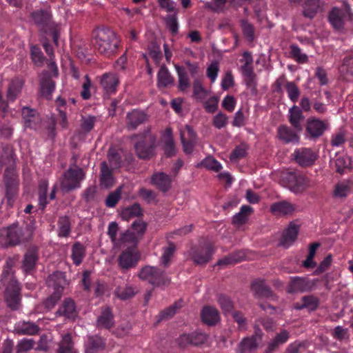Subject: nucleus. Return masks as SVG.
<instances>
[{
    "instance_id": "nucleus-54",
    "label": "nucleus",
    "mask_w": 353,
    "mask_h": 353,
    "mask_svg": "<svg viewBox=\"0 0 353 353\" xmlns=\"http://www.w3.org/2000/svg\"><path fill=\"white\" fill-rule=\"evenodd\" d=\"M301 302H303V306L310 311L317 309L319 305V298L313 295L304 296L301 298Z\"/></svg>"
},
{
    "instance_id": "nucleus-45",
    "label": "nucleus",
    "mask_w": 353,
    "mask_h": 353,
    "mask_svg": "<svg viewBox=\"0 0 353 353\" xmlns=\"http://www.w3.org/2000/svg\"><path fill=\"white\" fill-rule=\"evenodd\" d=\"M58 225L59 236L62 237L68 236L71 231V223L69 216H59L58 220Z\"/></svg>"
},
{
    "instance_id": "nucleus-30",
    "label": "nucleus",
    "mask_w": 353,
    "mask_h": 353,
    "mask_svg": "<svg viewBox=\"0 0 353 353\" xmlns=\"http://www.w3.org/2000/svg\"><path fill=\"white\" fill-rule=\"evenodd\" d=\"M295 205L287 201H281L272 204L271 212L276 215H289L295 211Z\"/></svg>"
},
{
    "instance_id": "nucleus-8",
    "label": "nucleus",
    "mask_w": 353,
    "mask_h": 353,
    "mask_svg": "<svg viewBox=\"0 0 353 353\" xmlns=\"http://www.w3.org/2000/svg\"><path fill=\"white\" fill-rule=\"evenodd\" d=\"M283 185L294 194H301L310 187V180L303 174L289 172L282 177Z\"/></svg>"
},
{
    "instance_id": "nucleus-31",
    "label": "nucleus",
    "mask_w": 353,
    "mask_h": 353,
    "mask_svg": "<svg viewBox=\"0 0 353 353\" xmlns=\"http://www.w3.org/2000/svg\"><path fill=\"white\" fill-rule=\"evenodd\" d=\"M114 184V179L112 170L109 168L107 163L103 161L101 163L100 185L106 189L110 188Z\"/></svg>"
},
{
    "instance_id": "nucleus-47",
    "label": "nucleus",
    "mask_w": 353,
    "mask_h": 353,
    "mask_svg": "<svg viewBox=\"0 0 353 353\" xmlns=\"http://www.w3.org/2000/svg\"><path fill=\"white\" fill-rule=\"evenodd\" d=\"M176 70L179 76V89L181 91H184L190 87V81L188 73L185 69L179 65H175Z\"/></svg>"
},
{
    "instance_id": "nucleus-62",
    "label": "nucleus",
    "mask_w": 353,
    "mask_h": 353,
    "mask_svg": "<svg viewBox=\"0 0 353 353\" xmlns=\"http://www.w3.org/2000/svg\"><path fill=\"white\" fill-rule=\"evenodd\" d=\"M201 165L204 168L208 170H212L215 172H219L222 168V166L220 164V163L217 161L215 159H214L212 157H208L203 159V161L201 163Z\"/></svg>"
},
{
    "instance_id": "nucleus-50",
    "label": "nucleus",
    "mask_w": 353,
    "mask_h": 353,
    "mask_svg": "<svg viewBox=\"0 0 353 353\" xmlns=\"http://www.w3.org/2000/svg\"><path fill=\"white\" fill-rule=\"evenodd\" d=\"M57 353H77L74 350L72 336L70 334L63 336Z\"/></svg>"
},
{
    "instance_id": "nucleus-2",
    "label": "nucleus",
    "mask_w": 353,
    "mask_h": 353,
    "mask_svg": "<svg viewBox=\"0 0 353 353\" xmlns=\"http://www.w3.org/2000/svg\"><path fill=\"white\" fill-rule=\"evenodd\" d=\"M30 17L41 34L50 36L54 43L59 45L61 27L52 20L50 9H38L30 14Z\"/></svg>"
},
{
    "instance_id": "nucleus-53",
    "label": "nucleus",
    "mask_w": 353,
    "mask_h": 353,
    "mask_svg": "<svg viewBox=\"0 0 353 353\" xmlns=\"http://www.w3.org/2000/svg\"><path fill=\"white\" fill-rule=\"evenodd\" d=\"M285 89L290 99L294 103L296 102L300 95V90L296 83L293 81H287Z\"/></svg>"
},
{
    "instance_id": "nucleus-43",
    "label": "nucleus",
    "mask_w": 353,
    "mask_h": 353,
    "mask_svg": "<svg viewBox=\"0 0 353 353\" xmlns=\"http://www.w3.org/2000/svg\"><path fill=\"white\" fill-rule=\"evenodd\" d=\"M192 97L199 101H203L209 94V92L204 88L201 81L196 79L192 84Z\"/></svg>"
},
{
    "instance_id": "nucleus-1",
    "label": "nucleus",
    "mask_w": 353,
    "mask_h": 353,
    "mask_svg": "<svg viewBox=\"0 0 353 353\" xmlns=\"http://www.w3.org/2000/svg\"><path fill=\"white\" fill-rule=\"evenodd\" d=\"M34 230L35 228L32 221L22 225L14 223L1 229L0 245L3 248H8L30 241L33 236Z\"/></svg>"
},
{
    "instance_id": "nucleus-32",
    "label": "nucleus",
    "mask_w": 353,
    "mask_h": 353,
    "mask_svg": "<svg viewBox=\"0 0 353 353\" xmlns=\"http://www.w3.org/2000/svg\"><path fill=\"white\" fill-rule=\"evenodd\" d=\"M201 316L203 323L208 325H214L219 320L218 310L212 306H205L201 312Z\"/></svg>"
},
{
    "instance_id": "nucleus-24",
    "label": "nucleus",
    "mask_w": 353,
    "mask_h": 353,
    "mask_svg": "<svg viewBox=\"0 0 353 353\" xmlns=\"http://www.w3.org/2000/svg\"><path fill=\"white\" fill-rule=\"evenodd\" d=\"M84 347L85 353H97L105 349V341L104 339L97 334L90 335L88 336Z\"/></svg>"
},
{
    "instance_id": "nucleus-61",
    "label": "nucleus",
    "mask_w": 353,
    "mask_h": 353,
    "mask_svg": "<svg viewBox=\"0 0 353 353\" xmlns=\"http://www.w3.org/2000/svg\"><path fill=\"white\" fill-rule=\"evenodd\" d=\"M248 147L246 145H240L236 146L230 155L231 161H236L242 159L247 155Z\"/></svg>"
},
{
    "instance_id": "nucleus-38",
    "label": "nucleus",
    "mask_w": 353,
    "mask_h": 353,
    "mask_svg": "<svg viewBox=\"0 0 353 353\" xmlns=\"http://www.w3.org/2000/svg\"><path fill=\"white\" fill-rule=\"evenodd\" d=\"M157 81L159 87L165 88L174 85V78L164 65H161L158 72Z\"/></svg>"
},
{
    "instance_id": "nucleus-40",
    "label": "nucleus",
    "mask_w": 353,
    "mask_h": 353,
    "mask_svg": "<svg viewBox=\"0 0 353 353\" xmlns=\"http://www.w3.org/2000/svg\"><path fill=\"white\" fill-rule=\"evenodd\" d=\"M253 212V209L250 205H243L240 212L236 213L232 218V223L237 225H241L245 223L248 219V216Z\"/></svg>"
},
{
    "instance_id": "nucleus-58",
    "label": "nucleus",
    "mask_w": 353,
    "mask_h": 353,
    "mask_svg": "<svg viewBox=\"0 0 353 353\" xmlns=\"http://www.w3.org/2000/svg\"><path fill=\"white\" fill-rule=\"evenodd\" d=\"M291 57L299 63H306L308 57L305 54L301 52V50L295 44L290 46Z\"/></svg>"
},
{
    "instance_id": "nucleus-52",
    "label": "nucleus",
    "mask_w": 353,
    "mask_h": 353,
    "mask_svg": "<svg viewBox=\"0 0 353 353\" xmlns=\"http://www.w3.org/2000/svg\"><path fill=\"white\" fill-rule=\"evenodd\" d=\"M177 14L178 13H172L168 14L164 19L166 27L173 35H176L178 33L179 24L177 21Z\"/></svg>"
},
{
    "instance_id": "nucleus-41",
    "label": "nucleus",
    "mask_w": 353,
    "mask_h": 353,
    "mask_svg": "<svg viewBox=\"0 0 353 353\" xmlns=\"http://www.w3.org/2000/svg\"><path fill=\"white\" fill-rule=\"evenodd\" d=\"M85 248L79 242H75L72 248V259L76 265H79L85 256Z\"/></svg>"
},
{
    "instance_id": "nucleus-51",
    "label": "nucleus",
    "mask_w": 353,
    "mask_h": 353,
    "mask_svg": "<svg viewBox=\"0 0 353 353\" xmlns=\"http://www.w3.org/2000/svg\"><path fill=\"white\" fill-rule=\"evenodd\" d=\"M123 187L119 186L114 191L111 192L107 196L105 204L108 208H114L121 198Z\"/></svg>"
},
{
    "instance_id": "nucleus-34",
    "label": "nucleus",
    "mask_w": 353,
    "mask_h": 353,
    "mask_svg": "<svg viewBox=\"0 0 353 353\" xmlns=\"http://www.w3.org/2000/svg\"><path fill=\"white\" fill-rule=\"evenodd\" d=\"M152 182L163 192H167L171 187L170 176L163 172L153 174L152 177Z\"/></svg>"
},
{
    "instance_id": "nucleus-27",
    "label": "nucleus",
    "mask_w": 353,
    "mask_h": 353,
    "mask_svg": "<svg viewBox=\"0 0 353 353\" xmlns=\"http://www.w3.org/2000/svg\"><path fill=\"white\" fill-rule=\"evenodd\" d=\"M290 337L289 332L286 330H283L268 343L264 353H274L279 346L287 342Z\"/></svg>"
},
{
    "instance_id": "nucleus-26",
    "label": "nucleus",
    "mask_w": 353,
    "mask_h": 353,
    "mask_svg": "<svg viewBox=\"0 0 353 353\" xmlns=\"http://www.w3.org/2000/svg\"><path fill=\"white\" fill-rule=\"evenodd\" d=\"M96 325L98 328L110 330L114 326V315L110 307H105L98 316Z\"/></svg>"
},
{
    "instance_id": "nucleus-6",
    "label": "nucleus",
    "mask_w": 353,
    "mask_h": 353,
    "mask_svg": "<svg viewBox=\"0 0 353 353\" xmlns=\"http://www.w3.org/2000/svg\"><path fill=\"white\" fill-rule=\"evenodd\" d=\"M353 13L350 6L346 0H343L342 8H333L328 13V21L334 29L342 30L346 20L352 19Z\"/></svg>"
},
{
    "instance_id": "nucleus-55",
    "label": "nucleus",
    "mask_w": 353,
    "mask_h": 353,
    "mask_svg": "<svg viewBox=\"0 0 353 353\" xmlns=\"http://www.w3.org/2000/svg\"><path fill=\"white\" fill-rule=\"evenodd\" d=\"M217 301L224 314H226L232 311L234 305L230 297L224 294H219Z\"/></svg>"
},
{
    "instance_id": "nucleus-64",
    "label": "nucleus",
    "mask_w": 353,
    "mask_h": 353,
    "mask_svg": "<svg viewBox=\"0 0 353 353\" xmlns=\"http://www.w3.org/2000/svg\"><path fill=\"white\" fill-rule=\"evenodd\" d=\"M228 122V117L226 114L219 112L215 115L212 120L213 125L217 129H221L226 126Z\"/></svg>"
},
{
    "instance_id": "nucleus-48",
    "label": "nucleus",
    "mask_w": 353,
    "mask_h": 353,
    "mask_svg": "<svg viewBox=\"0 0 353 353\" xmlns=\"http://www.w3.org/2000/svg\"><path fill=\"white\" fill-rule=\"evenodd\" d=\"M332 165L335 168L337 173L343 174L346 169L349 168L350 160L347 157H339L331 161Z\"/></svg>"
},
{
    "instance_id": "nucleus-56",
    "label": "nucleus",
    "mask_w": 353,
    "mask_h": 353,
    "mask_svg": "<svg viewBox=\"0 0 353 353\" xmlns=\"http://www.w3.org/2000/svg\"><path fill=\"white\" fill-rule=\"evenodd\" d=\"M308 351L306 342L295 341L290 344L286 349V353H305Z\"/></svg>"
},
{
    "instance_id": "nucleus-18",
    "label": "nucleus",
    "mask_w": 353,
    "mask_h": 353,
    "mask_svg": "<svg viewBox=\"0 0 353 353\" xmlns=\"http://www.w3.org/2000/svg\"><path fill=\"white\" fill-rule=\"evenodd\" d=\"M327 125L323 121L310 117L307 121L306 132L311 139H316L323 135Z\"/></svg>"
},
{
    "instance_id": "nucleus-10",
    "label": "nucleus",
    "mask_w": 353,
    "mask_h": 353,
    "mask_svg": "<svg viewBox=\"0 0 353 353\" xmlns=\"http://www.w3.org/2000/svg\"><path fill=\"white\" fill-rule=\"evenodd\" d=\"M21 288L14 278H11L5 290V301L12 310H17L21 305Z\"/></svg>"
},
{
    "instance_id": "nucleus-9",
    "label": "nucleus",
    "mask_w": 353,
    "mask_h": 353,
    "mask_svg": "<svg viewBox=\"0 0 353 353\" xmlns=\"http://www.w3.org/2000/svg\"><path fill=\"white\" fill-rule=\"evenodd\" d=\"M214 252V245L210 242H205L203 245L192 247L190 256L196 265H205L211 261Z\"/></svg>"
},
{
    "instance_id": "nucleus-5",
    "label": "nucleus",
    "mask_w": 353,
    "mask_h": 353,
    "mask_svg": "<svg viewBox=\"0 0 353 353\" xmlns=\"http://www.w3.org/2000/svg\"><path fill=\"white\" fill-rule=\"evenodd\" d=\"M139 278L146 281L154 287L168 286L171 279L166 275L164 270L154 266L145 265L138 274Z\"/></svg>"
},
{
    "instance_id": "nucleus-25",
    "label": "nucleus",
    "mask_w": 353,
    "mask_h": 353,
    "mask_svg": "<svg viewBox=\"0 0 353 353\" xmlns=\"http://www.w3.org/2000/svg\"><path fill=\"white\" fill-rule=\"evenodd\" d=\"M299 132L286 125H281L277 129V137L285 143H296L299 141Z\"/></svg>"
},
{
    "instance_id": "nucleus-33",
    "label": "nucleus",
    "mask_w": 353,
    "mask_h": 353,
    "mask_svg": "<svg viewBox=\"0 0 353 353\" xmlns=\"http://www.w3.org/2000/svg\"><path fill=\"white\" fill-rule=\"evenodd\" d=\"M39 330L40 328L36 323L23 321L17 324L14 332L20 335H34L39 332Z\"/></svg>"
},
{
    "instance_id": "nucleus-59",
    "label": "nucleus",
    "mask_w": 353,
    "mask_h": 353,
    "mask_svg": "<svg viewBox=\"0 0 353 353\" xmlns=\"http://www.w3.org/2000/svg\"><path fill=\"white\" fill-rule=\"evenodd\" d=\"M50 295L48 296L43 301V305L45 308L48 310H52L57 302L60 300L62 296V294H60V292H50Z\"/></svg>"
},
{
    "instance_id": "nucleus-29",
    "label": "nucleus",
    "mask_w": 353,
    "mask_h": 353,
    "mask_svg": "<svg viewBox=\"0 0 353 353\" xmlns=\"http://www.w3.org/2000/svg\"><path fill=\"white\" fill-rule=\"evenodd\" d=\"M289 122L296 132H301L303 128L301 122L304 120L302 110L296 105H294L289 110Z\"/></svg>"
},
{
    "instance_id": "nucleus-21",
    "label": "nucleus",
    "mask_w": 353,
    "mask_h": 353,
    "mask_svg": "<svg viewBox=\"0 0 353 353\" xmlns=\"http://www.w3.org/2000/svg\"><path fill=\"white\" fill-rule=\"evenodd\" d=\"M56 314L63 316L69 320H75L78 316V311L74 300L70 298L65 299Z\"/></svg>"
},
{
    "instance_id": "nucleus-35",
    "label": "nucleus",
    "mask_w": 353,
    "mask_h": 353,
    "mask_svg": "<svg viewBox=\"0 0 353 353\" xmlns=\"http://www.w3.org/2000/svg\"><path fill=\"white\" fill-rule=\"evenodd\" d=\"M118 83L119 79L114 74H105L101 80V84L107 94L114 93Z\"/></svg>"
},
{
    "instance_id": "nucleus-22",
    "label": "nucleus",
    "mask_w": 353,
    "mask_h": 353,
    "mask_svg": "<svg viewBox=\"0 0 353 353\" xmlns=\"http://www.w3.org/2000/svg\"><path fill=\"white\" fill-rule=\"evenodd\" d=\"M294 157L296 162L302 167L312 165L316 159L315 154L310 148H301L296 150Z\"/></svg>"
},
{
    "instance_id": "nucleus-19",
    "label": "nucleus",
    "mask_w": 353,
    "mask_h": 353,
    "mask_svg": "<svg viewBox=\"0 0 353 353\" xmlns=\"http://www.w3.org/2000/svg\"><path fill=\"white\" fill-rule=\"evenodd\" d=\"M66 283L64 273L61 272H54L52 274L49 275L47 280L46 284L49 289V292H60V294H63L64 285Z\"/></svg>"
},
{
    "instance_id": "nucleus-46",
    "label": "nucleus",
    "mask_w": 353,
    "mask_h": 353,
    "mask_svg": "<svg viewBox=\"0 0 353 353\" xmlns=\"http://www.w3.org/2000/svg\"><path fill=\"white\" fill-rule=\"evenodd\" d=\"M168 247L163 248V253L161 257V263L165 268L169 265L176 250V246L173 242L168 241Z\"/></svg>"
},
{
    "instance_id": "nucleus-11",
    "label": "nucleus",
    "mask_w": 353,
    "mask_h": 353,
    "mask_svg": "<svg viewBox=\"0 0 353 353\" xmlns=\"http://www.w3.org/2000/svg\"><path fill=\"white\" fill-rule=\"evenodd\" d=\"M254 328V334L250 337L244 338L239 344V353H252L257 350L263 333L258 325H255Z\"/></svg>"
},
{
    "instance_id": "nucleus-44",
    "label": "nucleus",
    "mask_w": 353,
    "mask_h": 353,
    "mask_svg": "<svg viewBox=\"0 0 353 353\" xmlns=\"http://www.w3.org/2000/svg\"><path fill=\"white\" fill-rule=\"evenodd\" d=\"M23 82L19 79H14L9 84L7 98L8 100L14 101L17 95L21 92L22 89Z\"/></svg>"
},
{
    "instance_id": "nucleus-28",
    "label": "nucleus",
    "mask_w": 353,
    "mask_h": 353,
    "mask_svg": "<svg viewBox=\"0 0 353 353\" xmlns=\"http://www.w3.org/2000/svg\"><path fill=\"white\" fill-rule=\"evenodd\" d=\"M251 289L255 296L264 298H273L275 296L270 287L265 284L263 280L254 281L251 284Z\"/></svg>"
},
{
    "instance_id": "nucleus-60",
    "label": "nucleus",
    "mask_w": 353,
    "mask_h": 353,
    "mask_svg": "<svg viewBox=\"0 0 353 353\" xmlns=\"http://www.w3.org/2000/svg\"><path fill=\"white\" fill-rule=\"evenodd\" d=\"M190 334L191 343L192 345L199 346L204 344L208 338V336L201 332H194Z\"/></svg>"
},
{
    "instance_id": "nucleus-37",
    "label": "nucleus",
    "mask_w": 353,
    "mask_h": 353,
    "mask_svg": "<svg viewBox=\"0 0 353 353\" xmlns=\"http://www.w3.org/2000/svg\"><path fill=\"white\" fill-rule=\"evenodd\" d=\"M22 117L24 121V126L29 128H35V124L38 120L37 111L29 107L22 108Z\"/></svg>"
},
{
    "instance_id": "nucleus-12",
    "label": "nucleus",
    "mask_w": 353,
    "mask_h": 353,
    "mask_svg": "<svg viewBox=\"0 0 353 353\" xmlns=\"http://www.w3.org/2000/svg\"><path fill=\"white\" fill-rule=\"evenodd\" d=\"M315 285V281L310 280L307 277L292 276L287 285L286 291L289 294L310 292Z\"/></svg>"
},
{
    "instance_id": "nucleus-7",
    "label": "nucleus",
    "mask_w": 353,
    "mask_h": 353,
    "mask_svg": "<svg viewBox=\"0 0 353 353\" xmlns=\"http://www.w3.org/2000/svg\"><path fill=\"white\" fill-rule=\"evenodd\" d=\"M85 178V172L81 168H69L61 179V189L68 192L81 186V182Z\"/></svg>"
},
{
    "instance_id": "nucleus-63",
    "label": "nucleus",
    "mask_w": 353,
    "mask_h": 353,
    "mask_svg": "<svg viewBox=\"0 0 353 353\" xmlns=\"http://www.w3.org/2000/svg\"><path fill=\"white\" fill-rule=\"evenodd\" d=\"M31 58L32 61L37 65H42L44 61V57L41 49L36 46H32L30 50Z\"/></svg>"
},
{
    "instance_id": "nucleus-23",
    "label": "nucleus",
    "mask_w": 353,
    "mask_h": 353,
    "mask_svg": "<svg viewBox=\"0 0 353 353\" xmlns=\"http://www.w3.org/2000/svg\"><path fill=\"white\" fill-rule=\"evenodd\" d=\"M299 231V226L294 223H290L288 228L283 232L279 245L288 248L296 240Z\"/></svg>"
},
{
    "instance_id": "nucleus-20",
    "label": "nucleus",
    "mask_w": 353,
    "mask_h": 353,
    "mask_svg": "<svg viewBox=\"0 0 353 353\" xmlns=\"http://www.w3.org/2000/svg\"><path fill=\"white\" fill-rule=\"evenodd\" d=\"M55 82L52 79V75L48 71H43L40 75V90L42 97L49 100L54 90Z\"/></svg>"
},
{
    "instance_id": "nucleus-36",
    "label": "nucleus",
    "mask_w": 353,
    "mask_h": 353,
    "mask_svg": "<svg viewBox=\"0 0 353 353\" xmlns=\"http://www.w3.org/2000/svg\"><path fill=\"white\" fill-rule=\"evenodd\" d=\"M183 301L182 300H179L172 305L162 310L157 316V323H159L162 321L168 320L173 317L174 315L176 313L177 310L183 307Z\"/></svg>"
},
{
    "instance_id": "nucleus-4",
    "label": "nucleus",
    "mask_w": 353,
    "mask_h": 353,
    "mask_svg": "<svg viewBox=\"0 0 353 353\" xmlns=\"http://www.w3.org/2000/svg\"><path fill=\"white\" fill-rule=\"evenodd\" d=\"M95 46L101 54H109L118 47V40L114 31L108 28L97 29L94 32Z\"/></svg>"
},
{
    "instance_id": "nucleus-17",
    "label": "nucleus",
    "mask_w": 353,
    "mask_h": 353,
    "mask_svg": "<svg viewBox=\"0 0 353 353\" xmlns=\"http://www.w3.org/2000/svg\"><path fill=\"white\" fill-rule=\"evenodd\" d=\"M4 181L6 185V196L7 199V203L9 206H12L14 203V198L16 196L18 190V184L12 173L6 170L4 173Z\"/></svg>"
},
{
    "instance_id": "nucleus-42",
    "label": "nucleus",
    "mask_w": 353,
    "mask_h": 353,
    "mask_svg": "<svg viewBox=\"0 0 353 353\" xmlns=\"http://www.w3.org/2000/svg\"><path fill=\"white\" fill-rule=\"evenodd\" d=\"M142 215V209L139 203H134L132 205L124 209L121 213L122 219L125 221H128L133 217H139Z\"/></svg>"
},
{
    "instance_id": "nucleus-13",
    "label": "nucleus",
    "mask_w": 353,
    "mask_h": 353,
    "mask_svg": "<svg viewBox=\"0 0 353 353\" xmlns=\"http://www.w3.org/2000/svg\"><path fill=\"white\" fill-rule=\"evenodd\" d=\"M149 115L145 110L133 109L126 114L125 124L128 130H135L137 128L146 123L149 119Z\"/></svg>"
},
{
    "instance_id": "nucleus-49",
    "label": "nucleus",
    "mask_w": 353,
    "mask_h": 353,
    "mask_svg": "<svg viewBox=\"0 0 353 353\" xmlns=\"http://www.w3.org/2000/svg\"><path fill=\"white\" fill-rule=\"evenodd\" d=\"M243 60L244 64L241 66V72L245 77L254 74L252 67L253 59L252 54L248 52H244L243 54Z\"/></svg>"
},
{
    "instance_id": "nucleus-57",
    "label": "nucleus",
    "mask_w": 353,
    "mask_h": 353,
    "mask_svg": "<svg viewBox=\"0 0 353 353\" xmlns=\"http://www.w3.org/2000/svg\"><path fill=\"white\" fill-rule=\"evenodd\" d=\"M108 158L110 165L114 168H120L121 165V158L116 149L110 148L108 152Z\"/></svg>"
},
{
    "instance_id": "nucleus-3",
    "label": "nucleus",
    "mask_w": 353,
    "mask_h": 353,
    "mask_svg": "<svg viewBox=\"0 0 353 353\" xmlns=\"http://www.w3.org/2000/svg\"><path fill=\"white\" fill-rule=\"evenodd\" d=\"M150 129L145 130L143 133L134 134L130 137L131 139H137L134 144L135 153L139 159L150 160L155 156L156 137L150 134Z\"/></svg>"
},
{
    "instance_id": "nucleus-15",
    "label": "nucleus",
    "mask_w": 353,
    "mask_h": 353,
    "mask_svg": "<svg viewBox=\"0 0 353 353\" xmlns=\"http://www.w3.org/2000/svg\"><path fill=\"white\" fill-rule=\"evenodd\" d=\"M39 260V252L37 247H31L25 252L21 261V270L26 274H32Z\"/></svg>"
},
{
    "instance_id": "nucleus-16",
    "label": "nucleus",
    "mask_w": 353,
    "mask_h": 353,
    "mask_svg": "<svg viewBox=\"0 0 353 353\" xmlns=\"http://www.w3.org/2000/svg\"><path fill=\"white\" fill-rule=\"evenodd\" d=\"M325 2L322 0H304L302 14L304 17L313 19L316 15L324 10Z\"/></svg>"
},
{
    "instance_id": "nucleus-39",
    "label": "nucleus",
    "mask_w": 353,
    "mask_h": 353,
    "mask_svg": "<svg viewBox=\"0 0 353 353\" xmlns=\"http://www.w3.org/2000/svg\"><path fill=\"white\" fill-rule=\"evenodd\" d=\"M138 292L137 287L133 285L119 286L115 289L114 294L121 300H128L135 296Z\"/></svg>"
},
{
    "instance_id": "nucleus-14",
    "label": "nucleus",
    "mask_w": 353,
    "mask_h": 353,
    "mask_svg": "<svg viewBox=\"0 0 353 353\" xmlns=\"http://www.w3.org/2000/svg\"><path fill=\"white\" fill-rule=\"evenodd\" d=\"M140 259V255L132 248H128L122 251L118 257V265L123 272L134 268Z\"/></svg>"
}]
</instances>
